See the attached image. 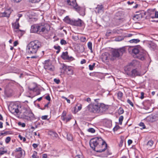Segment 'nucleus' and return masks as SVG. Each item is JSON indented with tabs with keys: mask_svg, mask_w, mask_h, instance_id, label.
Listing matches in <instances>:
<instances>
[{
	"mask_svg": "<svg viewBox=\"0 0 158 158\" xmlns=\"http://www.w3.org/2000/svg\"><path fill=\"white\" fill-rule=\"evenodd\" d=\"M54 48L57 50H60V47L59 46H54Z\"/></svg>",
	"mask_w": 158,
	"mask_h": 158,
	"instance_id": "52",
	"label": "nucleus"
},
{
	"mask_svg": "<svg viewBox=\"0 0 158 158\" xmlns=\"http://www.w3.org/2000/svg\"><path fill=\"white\" fill-rule=\"evenodd\" d=\"M101 143H100V148L96 150V152H101L104 151L107 148V144L105 141L102 139V141H101Z\"/></svg>",
	"mask_w": 158,
	"mask_h": 158,
	"instance_id": "9",
	"label": "nucleus"
},
{
	"mask_svg": "<svg viewBox=\"0 0 158 158\" xmlns=\"http://www.w3.org/2000/svg\"><path fill=\"white\" fill-rule=\"evenodd\" d=\"M11 11L10 9H8L6 10L4 12L0 13V16L2 17H9L11 14Z\"/></svg>",
	"mask_w": 158,
	"mask_h": 158,
	"instance_id": "15",
	"label": "nucleus"
},
{
	"mask_svg": "<svg viewBox=\"0 0 158 158\" xmlns=\"http://www.w3.org/2000/svg\"><path fill=\"white\" fill-rule=\"evenodd\" d=\"M48 135H50L51 137L55 139L56 138L57 134L55 132L52 131H50L48 132Z\"/></svg>",
	"mask_w": 158,
	"mask_h": 158,
	"instance_id": "24",
	"label": "nucleus"
},
{
	"mask_svg": "<svg viewBox=\"0 0 158 158\" xmlns=\"http://www.w3.org/2000/svg\"><path fill=\"white\" fill-rule=\"evenodd\" d=\"M141 96L140 97V98L143 99L144 98V93L143 92H141Z\"/></svg>",
	"mask_w": 158,
	"mask_h": 158,
	"instance_id": "54",
	"label": "nucleus"
},
{
	"mask_svg": "<svg viewBox=\"0 0 158 158\" xmlns=\"http://www.w3.org/2000/svg\"><path fill=\"white\" fill-rule=\"evenodd\" d=\"M60 43L62 45H65L67 44L66 41L63 39L61 40Z\"/></svg>",
	"mask_w": 158,
	"mask_h": 158,
	"instance_id": "45",
	"label": "nucleus"
},
{
	"mask_svg": "<svg viewBox=\"0 0 158 158\" xmlns=\"http://www.w3.org/2000/svg\"><path fill=\"white\" fill-rule=\"evenodd\" d=\"M88 48L90 50L91 52H93L92 48V43L91 42H89L88 43Z\"/></svg>",
	"mask_w": 158,
	"mask_h": 158,
	"instance_id": "32",
	"label": "nucleus"
},
{
	"mask_svg": "<svg viewBox=\"0 0 158 158\" xmlns=\"http://www.w3.org/2000/svg\"><path fill=\"white\" fill-rule=\"evenodd\" d=\"M132 69V65H129L127 66L124 69L125 73L129 76L131 72Z\"/></svg>",
	"mask_w": 158,
	"mask_h": 158,
	"instance_id": "16",
	"label": "nucleus"
},
{
	"mask_svg": "<svg viewBox=\"0 0 158 158\" xmlns=\"http://www.w3.org/2000/svg\"><path fill=\"white\" fill-rule=\"evenodd\" d=\"M65 115V113H64V112L62 114V119L63 120H65L66 122H67L69 121L71 119V116H69L68 117H65L64 116Z\"/></svg>",
	"mask_w": 158,
	"mask_h": 158,
	"instance_id": "23",
	"label": "nucleus"
},
{
	"mask_svg": "<svg viewBox=\"0 0 158 158\" xmlns=\"http://www.w3.org/2000/svg\"><path fill=\"white\" fill-rule=\"evenodd\" d=\"M119 128H120V127L119 126H116L113 129V130L114 131H116L118 129H119Z\"/></svg>",
	"mask_w": 158,
	"mask_h": 158,
	"instance_id": "47",
	"label": "nucleus"
},
{
	"mask_svg": "<svg viewBox=\"0 0 158 158\" xmlns=\"http://www.w3.org/2000/svg\"><path fill=\"white\" fill-rule=\"evenodd\" d=\"M13 26L14 28L16 29V30L15 31V32L17 33H19L20 35L22 36L23 34V32L22 30L18 29L19 26V23H15V24L13 25Z\"/></svg>",
	"mask_w": 158,
	"mask_h": 158,
	"instance_id": "17",
	"label": "nucleus"
},
{
	"mask_svg": "<svg viewBox=\"0 0 158 158\" xmlns=\"http://www.w3.org/2000/svg\"><path fill=\"white\" fill-rule=\"evenodd\" d=\"M127 103H129L132 106H134V104L129 99H128L127 101Z\"/></svg>",
	"mask_w": 158,
	"mask_h": 158,
	"instance_id": "44",
	"label": "nucleus"
},
{
	"mask_svg": "<svg viewBox=\"0 0 158 158\" xmlns=\"http://www.w3.org/2000/svg\"><path fill=\"white\" fill-rule=\"evenodd\" d=\"M101 141H102V139L100 137H97L91 139L89 142L91 148L96 151V150L100 148V143H101L100 142Z\"/></svg>",
	"mask_w": 158,
	"mask_h": 158,
	"instance_id": "3",
	"label": "nucleus"
},
{
	"mask_svg": "<svg viewBox=\"0 0 158 158\" xmlns=\"http://www.w3.org/2000/svg\"><path fill=\"white\" fill-rule=\"evenodd\" d=\"M22 150H23L22 148H20V147H19V148H16L15 149V152H19L20 151H21Z\"/></svg>",
	"mask_w": 158,
	"mask_h": 158,
	"instance_id": "48",
	"label": "nucleus"
},
{
	"mask_svg": "<svg viewBox=\"0 0 158 158\" xmlns=\"http://www.w3.org/2000/svg\"><path fill=\"white\" fill-rule=\"evenodd\" d=\"M21 0H11V1L14 2L18 3L21 1Z\"/></svg>",
	"mask_w": 158,
	"mask_h": 158,
	"instance_id": "56",
	"label": "nucleus"
},
{
	"mask_svg": "<svg viewBox=\"0 0 158 158\" xmlns=\"http://www.w3.org/2000/svg\"><path fill=\"white\" fill-rule=\"evenodd\" d=\"M123 119V116H120L119 118V124L120 125L122 124V122Z\"/></svg>",
	"mask_w": 158,
	"mask_h": 158,
	"instance_id": "35",
	"label": "nucleus"
},
{
	"mask_svg": "<svg viewBox=\"0 0 158 158\" xmlns=\"http://www.w3.org/2000/svg\"><path fill=\"white\" fill-rule=\"evenodd\" d=\"M146 55V52L141 49L136 56V57L140 60H143L145 59Z\"/></svg>",
	"mask_w": 158,
	"mask_h": 158,
	"instance_id": "12",
	"label": "nucleus"
},
{
	"mask_svg": "<svg viewBox=\"0 0 158 158\" xmlns=\"http://www.w3.org/2000/svg\"><path fill=\"white\" fill-rule=\"evenodd\" d=\"M119 114H123L124 113V110L123 108H120L118 111Z\"/></svg>",
	"mask_w": 158,
	"mask_h": 158,
	"instance_id": "36",
	"label": "nucleus"
},
{
	"mask_svg": "<svg viewBox=\"0 0 158 158\" xmlns=\"http://www.w3.org/2000/svg\"><path fill=\"white\" fill-rule=\"evenodd\" d=\"M54 81L57 84H59L60 82V80L59 79H57L55 78L54 79Z\"/></svg>",
	"mask_w": 158,
	"mask_h": 158,
	"instance_id": "50",
	"label": "nucleus"
},
{
	"mask_svg": "<svg viewBox=\"0 0 158 158\" xmlns=\"http://www.w3.org/2000/svg\"><path fill=\"white\" fill-rule=\"evenodd\" d=\"M82 108V106L81 105H80L79 106H78V110H81Z\"/></svg>",
	"mask_w": 158,
	"mask_h": 158,
	"instance_id": "62",
	"label": "nucleus"
},
{
	"mask_svg": "<svg viewBox=\"0 0 158 158\" xmlns=\"http://www.w3.org/2000/svg\"><path fill=\"white\" fill-rule=\"evenodd\" d=\"M9 109L12 113H15L17 114L19 112L18 106L16 104H11L9 107Z\"/></svg>",
	"mask_w": 158,
	"mask_h": 158,
	"instance_id": "11",
	"label": "nucleus"
},
{
	"mask_svg": "<svg viewBox=\"0 0 158 158\" xmlns=\"http://www.w3.org/2000/svg\"><path fill=\"white\" fill-rule=\"evenodd\" d=\"M86 63V60L85 59L82 60L81 61V63L82 64L85 63Z\"/></svg>",
	"mask_w": 158,
	"mask_h": 158,
	"instance_id": "58",
	"label": "nucleus"
},
{
	"mask_svg": "<svg viewBox=\"0 0 158 158\" xmlns=\"http://www.w3.org/2000/svg\"><path fill=\"white\" fill-rule=\"evenodd\" d=\"M29 89L30 90H31V91H34L35 90V87L33 88H31L30 87H29Z\"/></svg>",
	"mask_w": 158,
	"mask_h": 158,
	"instance_id": "60",
	"label": "nucleus"
},
{
	"mask_svg": "<svg viewBox=\"0 0 158 158\" xmlns=\"http://www.w3.org/2000/svg\"><path fill=\"white\" fill-rule=\"evenodd\" d=\"M19 126H21L22 127H25L26 126L25 124L24 123H22L21 122H19L18 123Z\"/></svg>",
	"mask_w": 158,
	"mask_h": 158,
	"instance_id": "42",
	"label": "nucleus"
},
{
	"mask_svg": "<svg viewBox=\"0 0 158 158\" xmlns=\"http://www.w3.org/2000/svg\"><path fill=\"white\" fill-rule=\"evenodd\" d=\"M43 158H47V155L46 154H44L43 155Z\"/></svg>",
	"mask_w": 158,
	"mask_h": 158,
	"instance_id": "63",
	"label": "nucleus"
},
{
	"mask_svg": "<svg viewBox=\"0 0 158 158\" xmlns=\"http://www.w3.org/2000/svg\"><path fill=\"white\" fill-rule=\"evenodd\" d=\"M11 138L10 137H7L5 139V142L6 143H8L10 141Z\"/></svg>",
	"mask_w": 158,
	"mask_h": 158,
	"instance_id": "43",
	"label": "nucleus"
},
{
	"mask_svg": "<svg viewBox=\"0 0 158 158\" xmlns=\"http://www.w3.org/2000/svg\"><path fill=\"white\" fill-rule=\"evenodd\" d=\"M125 52V49L123 48H121L117 50H114L112 52L113 56L115 57H118L123 55Z\"/></svg>",
	"mask_w": 158,
	"mask_h": 158,
	"instance_id": "8",
	"label": "nucleus"
},
{
	"mask_svg": "<svg viewBox=\"0 0 158 158\" xmlns=\"http://www.w3.org/2000/svg\"><path fill=\"white\" fill-rule=\"evenodd\" d=\"M88 131L89 132H90L92 133H94L95 132V130L94 129L90 128L88 129Z\"/></svg>",
	"mask_w": 158,
	"mask_h": 158,
	"instance_id": "40",
	"label": "nucleus"
},
{
	"mask_svg": "<svg viewBox=\"0 0 158 158\" xmlns=\"http://www.w3.org/2000/svg\"><path fill=\"white\" fill-rule=\"evenodd\" d=\"M48 116L47 115L43 116L41 117V118L43 120H46L48 119Z\"/></svg>",
	"mask_w": 158,
	"mask_h": 158,
	"instance_id": "51",
	"label": "nucleus"
},
{
	"mask_svg": "<svg viewBox=\"0 0 158 158\" xmlns=\"http://www.w3.org/2000/svg\"><path fill=\"white\" fill-rule=\"evenodd\" d=\"M61 57L63 59L68 60V61H72L74 60L73 57L68 55V53L67 51L63 52Z\"/></svg>",
	"mask_w": 158,
	"mask_h": 158,
	"instance_id": "10",
	"label": "nucleus"
},
{
	"mask_svg": "<svg viewBox=\"0 0 158 158\" xmlns=\"http://www.w3.org/2000/svg\"><path fill=\"white\" fill-rule=\"evenodd\" d=\"M67 138L69 141H71L73 139V137L70 134H68L67 135Z\"/></svg>",
	"mask_w": 158,
	"mask_h": 158,
	"instance_id": "37",
	"label": "nucleus"
},
{
	"mask_svg": "<svg viewBox=\"0 0 158 158\" xmlns=\"http://www.w3.org/2000/svg\"><path fill=\"white\" fill-rule=\"evenodd\" d=\"M38 146V145L36 143H33L32 144V146L34 147V148H36Z\"/></svg>",
	"mask_w": 158,
	"mask_h": 158,
	"instance_id": "57",
	"label": "nucleus"
},
{
	"mask_svg": "<svg viewBox=\"0 0 158 158\" xmlns=\"http://www.w3.org/2000/svg\"><path fill=\"white\" fill-rule=\"evenodd\" d=\"M38 33L40 34L42 32L44 34L47 33L50 29L49 25H44L43 23L38 24Z\"/></svg>",
	"mask_w": 158,
	"mask_h": 158,
	"instance_id": "6",
	"label": "nucleus"
},
{
	"mask_svg": "<svg viewBox=\"0 0 158 158\" xmlns=\"http://www.w3.org/2000/svg\"><path fill=\"white\" fill-rule=\"evenodd\" d=\"M158 18V11H155L154 16H152V18Z\"/></svg>",
	"mask_w": 158,
	"mask_h": 158,
	"instance_id": "38",
	"label": "nucleus"
},
{
	"mask_svg": "<svg viewBox=\"0 0 158 158\" xmlns=\"http://www.w3.org/2000/svg\"><path fill=\"white\" fill-rule=\"evenodd\" d=\"M154 142L152 140H149L147 144V146L148 147H151L153 145Z\"/></svg>",
	"mask_w": 158,
	"mask_h": 158,
	"instance_id": "28",
	"label": "nucleus"
},
{
	"mask_svg": "<svg viewBox=\"0 0 158 158\" xmlns=\"http://www.w3.org/2000/svg\"><path fill=\"white\" fill-rule=\"evenodd\" d=\"M32 157L33 158H38L39 157L37 156V152H35L32 155Z\"/></svg>",
	"mask_w": 158,
	"mask_h": 158,
	"instance_id": "41",
	"label": "nucleus"
},
{
	"mask_svg": "<svg viewBox=\"0 0 158 158\" xmlns=\"http://www.w3.org/2000/svg\"><path fill=\"white\" fill-rule=\"evenodd\" d=\"M123 40V37L121 36L115 38V40L116 41H121Z\"/></svg>",
	"mask_w": 158,
	"mask_h": 158,
	"instance_id": "34",
	"label": "nucleus"
},
{
	"mask_svg": "<svg viewBox=\"0 0 158 158\" xmlns=\"http://www.w3.org/2000/svg\"><path fill=\"white\" fill-rule=\"evenodd\" d=\"M44 68L47 71L52 72L54 70V67L49 60L45 61Z\"/></svg>",
	"mask_w": 158,
	"mask_h": 158,
	"instance_id": "7",
	"label": "nucleus"
},
{
	"mask_svg": "<svg viewBox=\"0 0 158 158\" xmlns=\"http://www.w3.org/2000/svg\"><path fill=\"white\" fill-rule=\"evenodd\" d=\"M132 143V141L131 139H129L128 141V145H130Z\"/></svg>",
	"mask_w": 158,
	"mask_h": 158,
	"instance_id": "55",
	"label": "nucleus"
},
{
	"mask_svg": "<svg viewBox=\"0 0 158 158\" xmlns=\"http://www.w3.org/2000/svg\"><path fill=\"white\" fill-rule=\"evenodd\" d=\"M95 65V63H93V64L92 65H89V70H93V68L94 67Z\"/></svg>",
	"mask_w": 158,
	"mask_h": 158,
	"instance_id": "39",
	"label": "nucleus"
},
{
	"mask_svg": "<svg viewBox=\"0 0 158 158\" xmlns=\"http://www.w3.org/2000/svg\"><path fill=\"white\" fill-rule=\"evenodd\" d=\"M45 98L47 100H48V101H50V99H51L50 97V96L49 95H48L47 96L45 97Z\"/></svg>",
	"mask_w": 158,
	"mask_h": 158,
	"instance_id": "53",
	"label": "nucleus"
},
{
	"mask_svg": "<svg viewBox=\"0 0 158 158\" xmlns=\"http://www.w3.org/2000/svg\"><path fill=\"white\" fill-rule=\"evenodd\" d=\"M155 9H149L147 11V16L152 18V16H154L155 11Z\"/></svg>",
	"mask_w": 158,
	"mask_h": 158,
	"instance_id": "20",
	"label": "nucleus"
},
{
	"mask_svg": "<svg viewBox=\"0 0 158 158\" xmlns=\"http://www.w3.org/2000/svg\"><path fill=\"white\" fill-rule=\"evenodd\" d=\"M108 106L103 103L90 104L87 107V109L90 112L103 114L107 110Z\"/></svg>",
	"mask_w": 158,
	"mask_h": 158,
	"instance_id": "1",
	"label": "nucleus"
},
{
	"mask_svg": "<svg viewBox=\"0 0 158 158\" xmlns=\"http://www.w3.org/2000/svg\"><path fill=\"white\" fill-rule=\"evenodd\" d=\"M109 56V54L107 52L102 53V61L104 62H106L110 58Z\"/></svg>",
	"mask_w": 158,
	"mask_h": 158,
	"instance_id": "18",
	"label": "nucleus"
},
{
	"mask_svg": "<svg viewBox=\"0 0 158 158\" xmlns=\"http://www.w3.org/2000/svg\"><path fill=\"white\" fill-rule=\"evenodd\" d=\"M64 20L66 23L71 25L72 21H73V19H71L68 16H67L64 19Z\"/></svg>",
	"mask_w": 158,
	"mask_h": 158,
	"instance_id": "25",
	"label": "nucleus"
},
{
	"mask_svg": "<svg viewBox=\"0 0 158 158\" xmlns=\"http://www.w3.org/2000/svg\"><path fill=\"white\" fill-rule=\"evenodd\" d=\"M96 11L98 13H101L103 10V6L102 5H98L96 8Z\"/></svg>",
	"mask_w": 158,
	"mask_h": 158,
	"instance_id": "21",
	"label": "nucleus"
},
{
	"mask_svg": "<svg viewBox=\"0 0 158 158\" xmlns=\"http://www.w3.org/2000/svg\"><path fill=\"white\" fill-rule=\"evenodd\" d=\"M134 3V2H130V1H128L127 2V3L129 5H131L132 4Z\"/></svg>",
	"mask_w": 158,
	"mask_h": 158,
	"instance_id": "61",
	"label": "nucleus"
},
{
	"mask_svg": "<svg viewBox=\"0 0 158 158\" xmlns=\"http://www.w3.org/2000/svg\"><path fill=\"white\" fill-rule=\"evenodd\" d=\"M86 39L85 37H82L81 38V40L83 42H84L85 41Z\"/></svg>",
	"mask_w": 158,
	"mask_h": 158,
	"instance_id": "64",
	"label": "nucleus"
},
{
	"mask_svg": "<svg viewBox=\"0 0 158 158\" xmlns=\"http://www.w3.org/2000/svg\"><path fill=\"white\" fill-rule=\"evenodd\" d=\"M71 25L77 26L81 27L83 23V21L80 19H78L77 20L73 19L72 21Z\"/></svg>",
	"mask_w": 158,
	"mask_h": 158,
	"instance_id": "13",
	"label": "nucleus"
},
{
	"mask_svg": "<svg viewBox=\"0 0 158 158\" xmlns=\"http://www.w3.org/2000/svg\"><path fill=\"white\" fill-rule=\"evenodd\" d=\"M140 41V40L138 39H133L130 40L129 42L131 43H137Z\"/></svg>",
	"mask_w": 158,
	"mask_h": 158,
	"instance_id": "30",
	"label": "nucleus"
},
{
	"mask_svg": "<svg viewBox=\"0 0 158 158\" xmlns=\"http://www.w3.org/2000/svg\"><path fill=\"white\" fill-rule=\"evenodd\" d=\"M31 31L32 32L38 33V24H35L31 26Z\"/></svg>",
	"mask_w": 158,
	"mask_h": 158,
	"instance_id": "19",
	"label": "nucleus"
},
{
	"mask_svg": "<svg viewBox=\"0 0 158 158\" xmlns=\"http://www.w3.org/2000/svg\"><path fill=\"white\" fill-rule=\"evenodd\" d=\"M67 4L71 6L76 11L80 13L83 10V9L78 6L76 0H67Z\"/></svg>",
	"mask_w": 158,
	"mask_h": 158,
	"instance_id": "5",
	"label": "nucleus"
},
{
	"mask_svg": "<svg viewBox=\"0 0 158 158\" xmlns=\"http://www.w3.org/2000/svg\"><path fill=\"white\" fill-rule=\"evenodd\" d=\"M139 126L141 127V129H143L146 128V126L144 124L143 122H140L139 124Z\"/></svg>",
	"mask_w": 158,
	"mask_h": 158,
	"instance_id": "33",
	"label": "nucleus"
},
{
	"mask_svg": "<svg viewBox=\"0 0 158 158\" xmlns=\"http://www.w3.org/2000/svg\"><path fill=\"white\" fill-rule=\"evenodd\" d=\"M7 152V151L4 150V147H1L0 148V155H2L4 154L5 153Z\"/></svg>",
	"mask_w": 158,
	"mask_h": 158,
	"instance_id": "29",
	"label": "nucleus"
},
{
	"mask_svg": "<svg viewBox=\"0 0 158 158\" xmlns=\"http://www.w3.org/2000/svg\"><path fill=\"white\" fill-rule=\"evenodd\" d=\"M141 49H138L136 47L132 49V53L135 54L136 56L139 52L140 51V50Z\"/></svg>",
	"mask_w": 158,
	"mask_h": 158,
	"instance_id": "22",
	"label": "nucleus"
},
{
	"mask_svg": "<svg viewBox=\"0 0 158 158\" xmlns=\"http://www.w3.org/2000/svg\"><path fill=\"white\" fill-rule=\"evenodd\" d=\"M25 111L23 113V118L28 120L32 121L35 119V116L30 110L26 108H24Z\"/></svg>",
	"mask_w": 158,
	"mask_h": 158,
	"instance_id": "4",
	"label": "nucleus"
},
{
	"mask_svg": "<svg viewBox=\"0 0 158 158\" xmlns=\"http://www.w3.org/2000/svg\"><path fill=\"white\" fill-rule=\"evenodd\" d=\"M18 44V42L17 41H15L14 42V46H16Z\"/></svg>",
	"mask_w": 158,
	"mask_h": 158,
	"instance_id": "59",
	"label": "nucleus"
},
{
	"mask_svg": "<svg viewBox=\"0 0 158 158\" xmlns=\"http://www.w3.org/2000/svg\"><path fill=\"white\" fill-rule=\"evenodd\" d=\"M42 47L41 43L36 40L31 41L27 46V51L30 54L36 53L39 49Z\"/></svg>",
	"mask_w": 158,
	"mask_h": 158,
	"instance_id": "2",
	"label": "nucleus"
},
{
	"mask_svg": "<svg viewBox=\"0 0 158 158\" xmlns=\"http://www.w3.org/2000/svg\"><path fill=\"white\" fill-rule=\"evenodd\" d=\"M25 155V151L23 150H22L21 151L19 152L17 155V157L18 158H20L23 156H24Z\"/></svg>",
	"mask_w": 158,
	"mask_h": 158,
	"instance_id": "26",
	"label": "nucleus"
},
{
	"mask_svg": "<svg viewBox=\"0 0 158 158\" xmlns=\"http://www.w3.org/2000/svg\"><path fill=\"white\" fill-rule=\"evenodd\" d=\"M123 95V94L121 92H118L117 94V96L118 99L119 100H121L122 98Z\"/></svg>",
	"mask_w": 158,
	"mask_h": 158,
	"instance_id": "31",
	"label": "nucleus"
},
{
	"mask_svg": "<svg viewBox=\"0 0 158 158\" xmlns=\"http://www.w3.org/2000/svg\"><path fill=\"white\" fill-rule=\"evenodd\" d=\"M141 75V73L137 69H133L131 72L130 74V77H135L136 76H140Z\"/></svg>",
	"mask_w": 158,
	"mask_h": 158,
	"instance_id": "14",
	"label": "nucleus"
},
{
	"mask_svg": "<svg viewBox=\"0 0 158 158\" xmlns=\"http://www.w3.org/2000/svg\"><path fill=\"white\" fill-rule=\"evenodd\" d=\"M75 158H83V157L82 154H79L76 155Z\"/></svg>",
	"mask_w": 158,
	"mask_h": 158,
	"instance_id": "49",
	"label": "nucleus"
},
{
	"mask_svg": "<svg viewBox=\"0 0 158 158\" xmlns=\"http://www.w3.org/2000/svg\"><path fill=\"white\" fill-rule=\"evenodd\" d=\"M67 69H68V70L70 72V73H69V74H70V75H73V71L72 69H69V67Z\"/></svg>",
	"mask_w": 158,
	"mask_h": 158,
	"instance_id": "46",
	"label": "nucleus"
},
{
	"mask_svg": "<svg viewBox=\"0 0 158 158\" xmlns=\"http://www.w3.org/2000/svg\"><path fill=\"white\" fill-rule=\"evenodd\" d=\"M146 15L147 16V12H145L144 10L141 11L140 14L139 15V17L140 16L141 18H143Z\"/></svg>",
	"mask_w": 158,
	"mask_h": 158,
	"instance_id": "27",
	"label": "nucleus"
}]
</instances>
